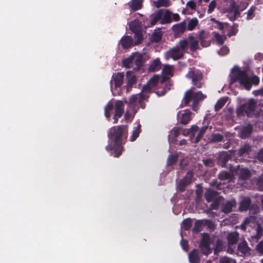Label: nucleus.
Returning <instances> with one entry per match:
<instances>
[{
  "mask_svg": "<svg viewBox=\"0 0 263 263\" xmlns=\"http://www.w3.org/2000/svg\"><path fill=\"white\" fill-rule=\"evenodd\" d=\"M198 41L202 47H209L211 44L210 34L204 30L200 31L198 34Z\"/></svg>",
  "mask_w": 263,
  "mask_h": 263,
  "instance_id": "nucleus-12",
  "label": "nucleus"
},
{
  "mask_svg": "<svg viewBox=\"0 0 263 263\" xmlns=\"http://www.w3.org/2000/svg\"><path fill=\"white\" fill-rule=\"evenodd\" d=\"M192 226V219L188 218L184 219L181 223L182 228L185 231H189L190 230Z\"/></svg>",
  "mask_w": 263,
  "mask_h": 263,
  "instance_id": "nucleus-43",
  "label": "nucleus"
},
{
  "mask_svg": "<svg viewBox=\"0 0 263 263\" xmlns=\"http://www.w3.org/2000/svg\"><path fill=\"white\" fill-rule=\"evenodd\" d=\"M251 200L249 197H243L239 203V211L243 212L247 211L250 209V211L253 210L254 212L256 213L259 211L258 207L255 204L251 205Z\"/></svg>",
  "mask_w": 263,
  "mask_h": 263,
  "instance_id": "nucleus-9",
  "label": "nucleus"
},
{
  "mask_svg": "<svg viewBox=\"0 0 263 263\" xmlns=\"http://www.w3.org/2000/svg\"><path fill=\"white\" fill-rule=\"evenodd\" d=\"M159 79L160 77L158 75H154L148 80L147 84L143 87L142 91L150 92L156 87H158V90H160Z\"/></svg>",
  "mask_w": 263,
  "mask_h": 263,
  "instance_id": "nucleus-11",
  "label": "nucleus"
},
{
  "mask_svg": "<svg viewBox=\"0 0 263 263\" xmlns=\"http://www.w3.org/2000/svg\"><path fill=\"white\" fill-rule=\"evenodd\" d=\"M124 74L123 72H118L114 73L111 77V80L110 81V85L111 88L112 87V82L115 84V87L117 88L121 86L123 83Z\"/></svg>",
  "mask_w": 263,
  "mask_h": 263,
  "instance_id": "nucleus-13",
  "label": "nucleus"
},
{
  "mask_svg": "<svg viewBox=\"0 0 263 263\" xmlns=\"http://www.w3.org/2000/svg\"><path fill=\"white\" fill-rule=\"evenodd\" d=\"M207 129L208 126H204L200 129L198 134L196 137L195 143H198L201 140V139L203 137L204 133H205Z\"/></svg>",
  "mask_w": 263,
  "mask_h": 263,
  "instance_id": "nucleus-50",
  "label": "nucleus"
},
{
  "mask_svg": "<svg viewBox=\"0 0 263 263\" xmlns=\"http://www.w3.org/2000/svg\"><path fill=\"white\" fill-rule=\"evenodd\" d=\"M129 8L132 10L135 11L140 9L142 8V1L141 0H132L128 3Z\"/></svg>",
  "mask_w": 263,
  "mask_h": 263,
  "instance_id": "nucleus-32",
  "label": "nucleus"
},
{
  "mask_svg": "<svg viewBox=\"0 0 263 263\" xmlns=\"http://www.w3.org/2000/svg\"><path fill=\"white\" fill-rule=\"evenodd\" d=\"M178 156L177 155H170L167 160V165L168 166L175 164L178 160Z\"/></svg>",
  "mask_w": 263,
  "mask_h": 263,
  "instance_id": "nucleus-49",
  "label": "nucleus"
},
{
  "mask_svg": "<svg viewBox=\"0 0 263 263\" xmlns=\"http://www.w3.org/2000/svg\"><path fill=\"white\" fill-rule=\"evenodd\" d=\"M189 259L191 263H200V258L198 249H193L189 254Z\"/></svg>",
  "mask_w": 263,
  "mask_h": 263,
  "instance_id": "nucleus-22",
  "label": "nucleus"
},
{
  "mask_svg": "<svg viewBox=\"0 0 263 263\" xmlns=\"http://www.w3.org/2000/svg\"><path fill=\"white\" fill-rule=\"evenodd\" d=\"M189 40L187 37L185 39L180 40L179 43L178 45L176 46L182 51H183V54L185 52H187V50L189 48Z\"/></svg>",
  "mask_w": 263,
  "mask_h": 263,
  "instance_id": "nucleus-33",
  "label": "nucleus"
},
{
  "mask_svg": "<svg viewBox=\"0 0 263 263\" xmlns=\"http://www.w3.org/2000/svg\"><path fill=\"white\" fill-rule=\"evenodd\" d=\"M238 233L236 232L231 233L228 236V241L230 245H234L237 243L238 239Z\"/></svg>",
  "mask_w": 263,
  "mask_h": 263,
  "instance_id": "nucleus-42",
  "label": "nucleus"
},
{
  "mask_svg": "<svg viewBox=\"0 0 263 263\" xmlns=\"http://www.w3.org/2000/svg\"><path fill=\"white\" fill-rule=\"evenodd\" d=\"M256 233L254 237L258 239L260 238L263 234V229L261 226L259 224H257V227L256 229Z\"/></svg>",
  "mask_w": 263,
  "mask_h": 263,
  "instance_id": "nucleus-57",
  "label": "nucleus"
},
{
  "mask_svg": "<svg viewBox=\"0 0 263 263\" xmlns=\"http://www.w3.org/2000/svg\"><path fill=\"white\" fill-rule=\"evenodd\" d=\"M199 130V127L197 125H192L189 129L188 134H191L192 136H194L196 132Z\"/></svg>",
  "mask_w": 263,
  "mask_h": 263,
  "instance_id": "nucleus-62",
  "label": "nucleus"
},
{
  "mask_svg": "<svg viewBox=\"0 0 263 263\" xmlns=\"http://www.w3.org/2000/svg\"><path fill=\"white\" fill-rule=\"evenodd\" d=\"M119 44L121 45L123 49H128L134 46L133 38L131 36L124 35L120 40Z\"/></svg>",
  "mask_w": 263,
  "mask_h": 263,
  "instance_id": "nucleus-15",
  "label": "nucleus"
},
{
  "mask_svg": "<svg viewBox=\"0 0 263 263\" xmlns=\"http://www.w3.org/2000/svg\"><path fill=\"white\" fill-rule=\"evenodd\" d=\"M191 111L189 110H186L184 111V113L182 114L180 119V123L182 125L187 124L191 120Z\"/></svg>",
  "mask_w": 263,
  "mask_h": 263,
  "instance_id": "nucleus-30",
  "label": "nucleus"
},
{
  "mask_svg": "<svg viewBox=\"0 0 263 263\" xmlns=\"http://www.w3.org/2000/svg\"><path fill=\"white\" fill-rule=\"evenodd\" d=\"M131 71H127L126 72V91L129 92L133 85H135L137 82V78L136 76L132 75Z\"/></svg>",
  "mask_w": 263,
  "mask_h": 263,
  "instance_id": "nucleus-18",
  "label": "nucleus"
},
{
  "mask_svg": "<svg viewBox=\"0 0 263 263\" xmlns=\"http://www.w3.org/2000/svg\"><path fill=\"white\" fill-rule=\"evenodd\" d=\"M201 240L199 243V248L202 253L206 256L210 254L212 250L211 248V238L209 233H203L201 234Z\"/></svg>",
  "mask_w": 263,
  "mask_h": 263,
  "instance_id": "nucleus-6",
  "label": "nucleus"
},
{
  "mask_svg": "<svg viewBox=\"0 0 263 263\" xmlns=\"http://www.w3.org/2000/svg\"><path fill=\"white\" fill-rule=\"evenodd\" d=\"M251 177V173L248 168H241L239 173V179L245 180Z\"/></svg>",
  "mask_w": 263,
  "mask_h": 263,
  "instance_id": "nucleus-37",
  "label": "nucleus"
},
{
  "mask_svg": "<svg viewBox=\"0 0 263 263\" xmlns=\"http://www.w3.org/2000/svg\"><path fill=\"white\" fill-rule=\"evenodd\" d=\"M212 202V203L210 205V209L211 210H217L220 203V197H219L214 199Z\"/></svg>",
  "mask_w": 263,
  "mask_h": 263,
  "instance_id": "nucleus-51",
  "label": "nucleus"
},
{
  "mask_svg": "<svg viewBox=\"0 0 263 263\" xmlns=\"http://www.w3.org/2000/svg\"><path fill=\"white\" fill-rule=\"evenodd\" d=\"M162 34L160 31H155L151 37V41L152 42L158 43L162 39Z\"/></svg>",
  "mask_w": 263,
  "mask_h": 263,
  "instance_id": "nucleus-45",
  "label": "nucleus"
},
{
  "mask_svg": "<svg viewBox=\"0 0 263 263\" xmlns=\"http://www.w3.org/2000/svg\"><path fill=\"white\" fill-rule=\"evenodd\" d=\"M107 137L114 145H107L105 147L106 150L108 152L114 150V157H120L124 150L123 145L127 141L128 126L121 125L111 127L108 130Z\"/></svg>",
  "mask_w": 263,
  "mask_h": 263,
  "instance_id": "nucleus-1",
  "label": "nucleus"
},
{
  "mask_svg": "<svg viewBox=\"0 0 263 263\" xmlns=\"http://www.w3.org/2000/svg\"><path fill=\"white\" fill-rule=\"evenodd\" d=\"M256 249L259 253L263 255V241H260L257 244Z\"/></svg>",
  "mask_w": 263,
  "mask_h": 263,
  "instance_id": "nucleus-64",
  "label": "nucleus"
},
{
  "mask_svg": "<svg viewBox=\"0 0 263 263\" xmlns=\"http://www.w3.org/2000/svg\"><path fill=\"white\" fill-rule=\"evenodd\" d=\"M155 4L157 8L161 7H167L171 5V3L170 0H158L155 2Z\"/></svg>",
  "mask_w": 263,
  "mask_h": 263,
  "instance_id": "nucleus-46",
  "label": "nucleus"
},
{
  "mask_svg": "<svg viewBox=\"0 0 263 263\" xmlns=\"http://www.w3.org/2000/svg\"><path fill=\"white\" fill-rule=\"evenodd\" d=\"M223 137L219 133L214 134L212 135L211 140L214 142H220L223 140Z\"/></svg>",
  "mask_w": 263,
  "mask_h": 263,
  "instance_id": "nucleus-56",
  "label": "nucleus"
},
{
  "mask_svg": "<svg viewBox=\"0 0 263 263\" xmlns=\"http://www.w3.org/2000/svg\"><path fill=\"white\" fill-rule=\"evenodd\" d=\"M226 103V100H225L223 98L218 100L215 105V110L216 111H219L220 109H221L223 107Z\"/></svg>",
  "mask_w": 263,
  "mask_h": 263,
  "instance_id": "nucleus-53",
  "label": "nucleus"
},
{
  "mask_svg": "<svg viewBox=\"0 0 263 263\" xmlns=\"http://www.w3.org/2000/svg\"><path fill=\"white\" fill-rule=\"evenodd\" d=\"M236 203L235 200L227 201L222 207V211L224 213H230L232 210V208L235 206Z\"/></svg>",
  "mask_w": 263,
  "mask_h": 263,
  "instance_id": "nucleus-29",
  "label": "nucleus"
},
{
  "mask_svg": "<svg viewBox=\"0 0 263 263\" xmlns=\"http://www.w3.org/2000/svg\"><path fill=\"white\" fill-rule=\"evenodd\" d=\"M193 177V173L189 171L187 172L185 176L180 180L179 184L177 186V190L179 192H183L185 191L186 186L192 183Z\"/></svg>",
  "mask_w": 263,
  "mask_h": 263,
  "instance_id": "nucleus-10",
  "label": "nucleus"
},
{
  "mask_svg": "<svg viewBox=\"0 0 263 263\" xmlns=\"http://www.w3.org/2000/svg\"><path fill=\"white\" fill-rule=\"evenodd\" d=\"M255 10L256 8L254 6H252L250 8V9L248 10L247 13V16L246 19L247 20H251L255 16L254 11H255Z\"/></svg>",
  "mask_w": 263,
  "mask_h": 263,
  "instance_id": "nucleus-55",
  "label": "nucleus"
},
{
  "mask_svg": "<svg viewBox=\"0 0 263 263\" xmlns=\"http://www.w3.org/2000/svg\"><path fill=\"white\" fill-rule=\"evenodd\" d=\"M249 82L251 84V87H252V85H257L259 83V79L256 76H254L251 78H249Z\"/></svg>",
  "mask_w": 263,
  "mask_h": 263,
  "instance_id": "nucleus-61",
  "label": "nucleus"
},
{
  "mask_svg": "<svg viewBox=\"0 0 263 263\" xmlns=\"http://www.w3.org/2000/svg\"><path fill=\"white\" fill-rule=\"evenodd\" d=\"M181 129L179 127H174L171 131V134L168 136V141L172 143L177 141V138L180 135Z\"/></svg>",
  "mask_w": 263,
  "mask_h": 263,
  "instance_id": "nucleus-24",
  "label": "nucleus"
},
{
  "mask_svg": "<svg viewBox=\"0 0 263 263\" xmlns=\"http://www.w3.org/2000/svg\"><path fill=\"white\" fill-rule=\"evenodd\" d=\"M257 103L253 99H250L248 102L241 105L236 110V115L241 118L246 115L248 118L257 117L260 112L256 110Z\"/></svg>",
  "mask_w": 263,
  "mask_h": 263,
  "instance_id": "nucleus-3",
  "label": "nucleus"
},
{
  "mask_svg": "<svg viewBox=\"0 0 263 263\" xmlns=\"http://www.w3.org/2000/svg\"><path fill=\"white\" fill-rule=\"evenodd\" d=\"M161 62L159 59L154 60L149 67V70L155 72L159 70L160 68Z\"/></svg>",
  "mask_w": 263,
  "mask_h": 263,
  "instance_id": "nucleus-38",
  "label": "nucleus"
},
{
  "mask_svg": "<svg viewBox=\"0 0 263 263\" xmlns=\"http://www.w3.org/2000/svg\"><path fill=\"white\" fill-rule=\"evenodd\" d=\"M137 97H138L137 95H132L128 101V102L126 101V103H128L130 105H135L137 102Z\"/></svg>",
  "mask_w": 263,
  "mask_h": 263,
  "instance_id": "nucleus-58",
  "label": "nucleus"
},
{
  "mask_svg": "<svg viewBox=\"0 0 263 263\" xmlns=\"http://www.w3.org/2000/svg\"><path fill=\"white\" fill-rule=\"evenodd\" d=\"M133 33H134V43L135 46L138 45L142 43L144 39L142 31H140L137 32H134Z\"/></svg>",
  "mask_w": 263,
  "mask_h": 263,
  "instance_id": "nucleus-39",
  "label": "nucleus"
},
{
  "mask_svg": "<svg viewBox=\"0 0 263 263\" xmlns=\"http://www.w3.org/2000/svg\"><path fill=\"white\" fill-rule=\"evenodd\" d=\"M220 263H236L235 260L228 257H224L220 260Z\"/></svg>",
  "mask_w": 263,
  "mask_h": 263,
  "instance_id": "nucleus-63",
  "label": "nucleus"
},
{
  "mask_svg": "<svg viewBox=\"0 0 263 263\" xmlns=\"http://www.w3.org/2000/svg\"><path fill=\"white\" fill-rule=\"evenodd\" d=\"M186 78L191 80L193 85L196 88H201L203 85V74L199 69L191 68L186 74Z\"/></svg>",
  "mask_w": 263,
  "mask_h": 263,
  "instance_id": "nucleus-5",
  "label": "nucleus"
},
{
  "mask_svg": "<svg viewBox=\"0 0 263 263\" xmlns=\"http://www.w3.org/2000/svg\"><path fill=\"white\" fill-rule=\"evenodd\" d=\"M168 58H172L174 60H178L183 58L184 54L177 46L171 49L166 53Z\"/></svg>",
  "mask_w": 263,
  "mask_h": 263,
  "instance_id": "nucleus-14",
  "label": "nucleus"
},
{
  "mask_svg": "<svg viewBox=\"0 0 263 263\" xmlns=\"http://www.w3.org/2000/svg\"><path fill=\"white\" fill-rule=\"evenodd\" d=\"M194 88L193 87L191 89L185 91L182 104L183 106H188L191 101L193 100L192 109L194 111H197L199 108V103L203 101L206 98V96L203 94L201 91L193 93L192 90Z\"/></svg>",
  "mask_w": 263,
  "mask_h": 263,
  "instance_id": "nucleus-2",
  "label": "nucleus"
},
{
  "mask_svg": "<svg viewBox=\"0 0 263 263\" xmlns=\"http://www.w3.org/2000/svg\"><path fill=\"white\" fill-rule=\"evenodd\" d=\"M213 33L216 42L220 45H222L226 39V36L220 35L218 32L215 31L213 32Z\"/></svg>",
  "mask_w": 263,
  "mask_h": 263,
  "instance_id": "nucleus-48",
  "label": "nucleus"
},
{
  "mask_svg": "<svg viewBox=\"0 0 263 263\" xmlns=\"http://www.w3.org/2000/svg\"><path fill=\"white\" fill-rule=\"evenodd\" d=\"M141 124H138V125L136 127L134 128L132 134L130 137V141L131 142L135 141L137 139V138L139 136V135L141 132Z\"/></svg>",
  "mask_w": 263,
  "mask_h": 263,
  "instance_id": "nucleus-36",
  "label": "nucleus"
},
{
  "mask_svg": "<svg viewBox=\"0 0 263 263\" xmlns=\"http://www.w3.org/2000/svg\"><path fill=\"white\" fill-rule=\"evenodd\" d=\"M134 54L133 69L136 71H139L144 67L145 63L149 59L147 53L136 52Z\"/></svg>",
  "mask_w": 263,
  "mask_h": 263,
  "instance_id": "nucleus-7",
  "label": "nucleus"
},
{
  "mask_svg": "<svg viewBox=\"0 0 263 263\" xmlns=\"http://www.w3.org/2000/svg\"><path fill=\"white\" fill-rule=\"evenodd\" d=\"M251 146L249 144H245L239 148L238 154L239 156H246L251 151Z\"/></svg>",
  "mask_w": 263,
  "mask_h": 263,
  "instance_id": "nucleus-34",
  "label": "nucleus"
},
{
  "mask_svg": "<svg viewBox=\"0 0 263 263\" xmlns=\"http://www.w3.org/2000/svg\"><path fill=\"white\" fill-rule=\"evenodd\" d=\"M232 158V153L229 151L228 152H222L219 155L218 163L222 167H225L227 162Z\"/></svg>",
  "mask_w": 263,
  "mask_h": 263,
  "instance_id": "nucleus-19",
  "label": "nucleus"
},
{
  "mask_svg": "<svg viewBox=\"0 0 263 263\" xmlns=\"http://www.w3.org/2000/svg\"><path fill=\"white\" fill-rule=\"evenodd\" d=\"M137 102H138L139 104L140 105V107L144 109L145 107V104L144 103V100L147 101L148 96L147 95L143 94V93H138L137 94Z\"/></svg>",
  "mask_w": 263,
  "mask_h": 263,
  "instance_id": "nucleus-41",
  "label": "nucleus"
},
{
  "mask_svg": "<svg viewBox=\"0 0 263 263\" xmlns=\"http://www.w3.org/2000/svg\"><path fill=\"white\" fill-rule=\"evenodd\" d=\"M173 71V68L170 65H165L164 66V68L162 70V74L169 76L172 77L173 76L172 73Z\"/></svg>",
  "mask_w": 263,
  "mask_h": 263,
  "instance_id": "nucleus-52",
  "label": "nucleus"
},
{
  "mask_svg": "<svg viewBox=\"0 0 263 263\" xmlns=\"http://www.w3.org/2000/svg\"><path fill=\"white\" fill-rule=\"evenodd\" d=\"M175 37H179L182 35L186 29L185 21L173 25L172 27Z\"/></svg>",
  "mask_w": 263,
  "mask_h": 263,
  "instance_id": "nucleus-16",
  "label": "nucleus"
},
{
  "mask_svg": "<svg viewBox=\"0 0 263 263\" xmlns=\"http://www.w3.org/2000/svg\"><path fill=\"white\" fill-rule=\"evenodd\" d=\"M170 77L169 76L162 74L161 79H159L160 90L154 91L158 96L160 97L164 96L167 91L171 89L173 83L169 81Z\"/></svg>",
  "mask_w": 263,
  "mask_h": 263,
  "instance_id": "nucleus-8",
  "label": "nucleus"
},
{
  "mask_svg": "<svg viewBox=\"0 0 263 263\" xmlns=\"http://www.w3.org/2000/svg\"><path fill=\"white\" fill-rule=\"evenodd\" d=\"M238 250L244 254L248 253L249 249L246 241H244L238 245Z\"/></svg>",
  "mask_w": 263,
  "mask_h": 263,
  "instance_id": "nucleus-44",
  "label": "nucleus"
},
{
  "mask_svg": "<svg viewBox=\"0 0 263 263\" xmlns=\"http://www.w3.org/2000/svg\"><path fill=\"white\" fill-rule=\"evenodd\" d=\"M134 54L132 53L128 57L123 60V66L126 68H130L134 67Z\"/></svg>",
  "mask_w": 263,
  "mask_h": 263,
  "instance_id": "nucleus-31",
  "label": "nucleus"
},
{
  "mask_svg": "<svg viewBox=\"0 0 263 263\" xmlns=\"http://www.w3.org/2000/svg\"><path fill=\"white\" fill-rule=\"evenodd\" d=\"M253 129V126L249 123L245 126H243L239 132V137L242 139H246L250 137Z\"/></svg>",
  "mask_w": 263,
  "mask_h": 263,
  "instance_id": "nucleus-17",
  "label": "nucleus"
},
{
  "mask_svg": "<svg viewBox=\"0 0 263 263\" xmlns=\"http://www.w3.org/2000/svg\"><path fill=\"white\" fill-rule=\"evenodd\" d=\"M114 104L112 102L110 101H109L104 108V115L107 120L110 117V111L113 109Z\"/></svg>",
  "mask_w": 263,
  "mask_h": 263,
  "instance_id": "nucleus-40",
  "label": "nucleus"
},
{
  "mask_svg": "<svg viewBox=\"0 0 263 263\" xmlns=\"http://www.w3.org/2000/svg\"><path fill=\"white\" fill-rule=\"evenodd\" d=\"M232 80L233 82L238 81L247 90L251 89V84L247 70H242L239 67L235 66L232 69Z\"/></svg>",
  "mask_w": 263,
  "mask_h": 263,
  "instance_id": "nucleus-4",
  "label": "nucleus"
},
{
  "mask_svg": "<svg viewBox=\"0 0 263 263\" xmlns=\"http://www.w3.org/2000/svg\"><path fill=\"white\" fill-rule=\"evenodd\" d=\"M162 9L159 10L157 12L153 14L151 16L152 19L150 22L151 25L152 26H154L156 25L159 21H161V18L162 16Z\"/></svg>",
  "mask_w": 263,
  "mask_h": 263,
  "instance_id": "nucleus-28",
  "label": "nucleus"
},
{
  "mask_svg": "<svg viewBox=\"0 0 263 263\" xmlns=\"http://www.w3.org/2000/svg\"><path fill=\"white\" fill-rule=\"evenodd\" d=\"M129 28L133 33L142 31L141 23L137 20H134L130 22Z\"/></svg>",
  "mask_w": 263,
  "mask_h": 263,
  "instance_id": "nucleus-25",
  "label": "nucleus"
},
{
  "mask_svg": "<svg viewBox=\"0 0 263 263\" xmlns=\"http://www.w3.org/2000/svg\"><path fill=\"white\" fill-rule=\"evenodd\" d=\"M189 43V49L191 51L195 52L199 48V41L195 40L194 36L193 34H190L187 37Z\"/></svg>",
  "mask_w": 263,
  "mask_h": 263,
  "instance_id": "nucleus-20",
  "label": "nucleus"
},
{
  "mask_svg": "<svg viewBox=\"0 0 263 263\" xmlns=\"http://www.w3.org/2000/svg\"><path fill=\"white\" fill-rule=\"evenodd\" d=\"M115 114L118 117H122L124 112V104L121 100H117L115 105Z\"/></svg>",
  "mask_w": 263,
  "mask_h": 263,
  "instance_id": "nucleus-23",
  "label": "nucleus"
},
{
  "mask_svg": "<svg viewBox=\"0 0 263 263\" xmlns=\"http://www.w3.org/2000/svg\"><path fill=\"white\" fill-rule=\"evenodd\" d=\"M172 13L169 10L167 9L165 10V11L164 12V10H163V14L161 18V24H170L172 22Z\"/></svg>",
  "mask_w": 263,
  "mask_h": 263,
  "instance_id": "nucleus-27",
  "label": "nucleus"
},
{
  "mask_svg": "<svg viewBox=\"0 0 263 263\" xmlns=\"http://www.w3.org/2000/svg\"><path fill=\"white\" fill-rule=\"evenodd\" d=\"M198 20L197 18H194L191 19L188 23L187 26V30L189 31H192L194 30L195 27L198 25Z\"/></svg>",
  "mask_w": 263,
  "mask_h": 263,
  "instance_id": "nucleus-47",
  "label": "nucleus"
},
{
  "mask_svg": "<svg viewBox=\"0 0 263 263\" xmlns=\"http://www.w3.org/2000/svg\"><path fill=\"white\" fill-rule=\"evenodd\" d=\"M216 0H213L211 2L210 4L209 5L208 9V13L209 14L213 12L216 7Z\"/></svg>",
  "mask_w": 263,
  "mask_h": 263,
  "instance_id": "nucleus-59",
  "label": "nucleus"
},
{
  "mask_svg": "<svg viewBox=\"0 0 263 263\" xmlns=\"http://www.w3.org/2000/svg\"><path fill=\"white\" fill-rule=\"evenodd\" d=\"M205 198L208 203L212 202L214 199L219 197L218 192L211 189L206 191L204 195Z\"/></svg>",
  "mask_w": 263,
  "mask_h": 263,
  "instance_id": "nucleus-26",
  "label": "nucleus"
},
{
  "mask_svg": "<svg viewBox=\"0 0 263 263\" xmlns=\"http://www.w3.org/2000/svg\"><path fill=\"white\" fill-rule=\"evenodd\" d=\"M257 218L255 216H250L246 217L241 224V228L246 230L247 226L253 227L256 224Z\"/></svg>",
  "mask_w": 263,
  "mask_h": 263,
  "instance_id": "nucleus-21",
  "label": "nucleus"
},
{
  "mask_svg": "<svg viewBox=\"0 0 263 263\" xmlns=\"http://www.w3.org/2000/svg\"><path fill=\"white\" fill-rule=\"evenodd\" d=\"M218 176L220 179L225 180L230 178V174L227 172H222L219 174Z\"/></svg>",
  "mask_w": 263,
  "mask_h": 263,
  "instance_id": "nucleus-60",
  "label": "nucleus"
},
{
  "mask_svg": "<svg viewBox=\"0 0 263 263\" xmlns=\"http://www.w3.org/2000/svg\"><path fill=\"white\" fill-rule=\"evenodd\" d=\"M238 6V5L236 4V2L233 1L226 8V12L228 13H233Z\"/></svg>",
  "mask_w": 263,
  "mask_h": 263,
  "instance_id": "nucleus-54",
  "label": "nucleus"
},
{
  "mask_svg": "<svg viewBox=\"0 0 263 263\" xmlns=\"http://www.w3.org/2000/svg\"><path fill=\"white\" fill-rule=\"evenodd\" d=\"M204 224V220H197L194 224V227L192 229V233L196 234L200 232L202 230V226Z\"/></svg>",
  "mask_w": 263,
  "mask_h": 263,
  "instance_id": "nucleus-35",
  "label": "nucleus"
}]
</instances>
